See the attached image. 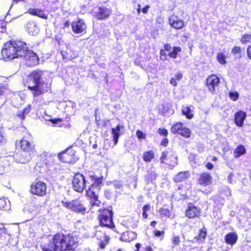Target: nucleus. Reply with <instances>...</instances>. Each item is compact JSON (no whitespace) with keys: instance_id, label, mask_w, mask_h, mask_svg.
<instances>
[{"instance_id":"0e129e2a","label":"nucleus","mask_w":251,"mask_h":251,"mask_svg":"<svg viewBox=\"0 0 251 251\" xmlns=\"http://www.w3.org/2000/svg\"><path fill=\"white\" fill-rule=\"evenodd\" d=\"M206 166V168L209 170H211L213 168V165L211 163H208Z\"/></svg>"},{"instance_id":"a211bd4d","label":"nucleus","mask_w":251,"mask_h":251,"mask_svg":"<svg viewBox=\"0 0 251 251\" xmlns=\"http://www.w3.org/2000/svg\"><path fill=\"white\" fill-rule=\"evenodd\" d=\"M246 116V113L243 111L240 110L236 112L234 116L235 124L239 127L242 126Z\"/></svg>"},{"instance_id":"6e6d98bb","label":"nucleus","mask_w":251,"mask_h":251,"mask_svg":"<svg viewBox=\"0 0 251 251\" xmlns=\"http://www.w3.org/2000/svg\"><path fill=\"white\" fill-rule=\"evenodd\" d=\"M247 53L248 57L251 59V46H249L247 48Z\"/></svg>"},{"instance_id":"f3484780","label":"nucleus","mask_w":251,"mask_h":251,"mask_svg":"<svg viewBox=\"0 0 251 251\" xmlns=\"http://www.w3.org/2000/svg\"><path fill=\"white\" fill-rule=\"evenodd\" d=\"M169 21L171 26L174 28L179 29L182 28L184 26L183 21L175 15L171 16Z\"/></svg>"},{"instance_id":"c756f323","label":"nucleus","mask_w":251,"mask_h":251,"mask_svg":"<svg viewBox=\"0 0 251 251\" xmlns=\"http://www.w3.org/2000/svg\"><path fill=\"white\" fill-rule=\"evenodd\" d=\"M182 113L187 118L191 119L193 117L192 110L189 106H183L181 109Z\"/></svg>"},{"instance_id":"423d86ee","label":"nucleus","mask_w":251,"mask_h":251,"mask_svg":"<svg viewBox=\"0 0 251 251\" xmlns=\"http://www.w3.org/2000/svg\"><path fill=\"white\" fill-rule=\"evenodd\" d=\"M99 219L101 226L113 229L115 225L113 222V212L111 210L104 209L100 211Z\"/></svg>"},{"instance_id":"bf43d9fd","label":"nucleus","mask_w":251,"mask_h":251,"mask_svg":"<svg viewBox=\"0 0 251 251\" xmlns=\"http://www.w3.org/2000/svg\"><path fill=\"white\" fill-rule=\"evenodd\" d=\"M168 143V140L167 138H164L161 142V145L164 146H166Z\"/></svg>"},{"instance_id":"4d7b16f0","label":"nucleus","mask_w":251,"mask_h":251,"mask_svg":"<svg viewBox=\"0 0 251 251\" xmlns=\"http://www.w3.org/2000/svg\"><path fill=\"white\" fill-rule=\"evenodd\" d=\"M104 195H105V197L107 199H110L111 196V192H110L109 190L105 191Z\"/></svg>"},{"instance_id":"c9c22d12","label":"nucleus","mask_w":251,"mask_h":251,"mask_svg":"<svg viewBox=\"0 0 251 251\" xmlns=\"http://www.w3.org/2000/svg\"><path fill=\"white\" fill-rule=\"evenodd\" d=\"M7 89L4 86H0V107L5 101V99L4 98V95Z\"/></svg>"},{"instance_id":"412c9836","label":"nucleus","mask_w":251,"mask_h":251,"mask_svg":"<svg viewBox=\"0 0 251 251\" xmlns=\"http://www.w3.org/2000/svg\"><path fill=\"white\" fill-rule=\"evenodd\" d=\"M238 240V235L235 232H229L226 234L225 240L226 244L231 246L234 245Z\"/></svg>"},{"instance_id":"9b49d317","label":"nucleus","mask_w":251,"mask_h":251,"mask_svg":"<svg viewBox=\"0 0 251 251\" xmlns=\"http://www.w3.org/2000/svg\"><path fill=\"white\" fill-rule=\"evenodd\" d=\"M23 57H24L25 63L28 66H34L38 63L39 58L37 54L32 50H27V49Z\"/></svg>"},{"instance_id":"ddd939ff","label":"nucleus","mask_w":251,"mask_h":251,"mask_svg":"<svg viewBox=\"0 0 251 251\" xmlns=\"http://www.w3.org/2000/svg\"><path fill=\"white\" fill-rule=\"evenodd\" d=\"M13 158L17 163L25 164L28 163L31 159V154L20 150L14 154Z\"/></svg>"},{"instance_id":"473e14b6","label":"nucleus","mask_w":251,"mask_h":251,"mask_svg":"<svg viewBox=\"0 0 251 251\" xmlns=\"http://www.w3.org/2000/svg\"><path fill=\"white\" fill-rule=\"evenodd\" d=\"M157 177V174L155 171L150 170L148 171V175L147 176V179L148 181L152 182L155 180Z\"/></svg>"},{"instance_id":"f704fd0d","label":"nucleus","mask_w":251,"mask_h":251,"mask_svg":"<svg viewBox=\"0 0 251 251\" xmlns=\"http://www.w3.org/2000/svg\"><path fill=\"white\" fill-rule=\"evenodd\" d=\"M183 127L182 124L181 123H177L171 127V132L173 133H178L180 132Z\"/></svg>"},{"instance_id":"6ab92c4d","label":"nucleus","mask_w":251,"mask_h":251,"mask_svg":"<svg viewBox=\"0 0 251 251\" xmlns=\"http://www.w3.org/2000/svg\"><path fill=\"white\" fill-rule=\"evenodd\" d=\"M200 210L191 203H189L188 206V208L186 211V215L189 218H194L199 216L200 215Z\"/></svg>"},{"instance_id":"f257e3e1","label":"nucleus","mask_w":251,"mask_h":251,"mask_svg":"<svg viewBox=\"0 0 251 251\" xmlns=\"http://www.w3.org/2000/svg\"><path fill=\"white\" fill-rule=\"evenodd\" d=\"M88 178L92 181L91 186L86 190V195L91 200L90 203L92 206H100L101 202L98 198L103 181L102 176L97 177L93 174H88L85 176L81 174H76L73 180L74 189L79 193L83 192L86 188Z\"/></svg>"},{"instance_id":"c85d7f7f","label":"nucleus","mask_w":251,"mask_h":251,"mask_svg":"<svg viewBox=\"0 0 251 251\" xmlns=\"http://www.w3.org/2000/svg\"><path fill=\"white\" fill-rule=\"evenodd\" d=\"M28 13L32 15L37 16L41 18H45L44 13L39 9L30 8L28 9Z\"/></svg>"},{"instance_id":"9d476101","label":"nucleus","mask_w":251,"mask_h":251,"mask_svg":"<svg viewBox=\"0 0 251 251\" xmlns=\"http://www.w3.org/2000/svg\"><path fill=\"white\" fill-rule=\"evenodd\" d=\"M95 237L100 241L99 243V247L98 249V251H100L104 249L105 246L107 245L110 238L105 235L104 231L100 229H97L95 231Z\"/></svg>"},{"instance_id":"69168bd1","label":"nucleus","mask_w":251,"mask_h":251,"mask_svg":"<svg viewBox=\"0 0 251 251\" xmlns=\"http://www.w3.org/2000/svg\"><path fill=\"white\" fill-rule=\"evenodd\" d=\"M143 217L145 219H147L148 218V214L147 213V212L143 211Z\"/></svg>"},{"instance_id":"aec40b11","label":"nucleus","mask_w":251,"mask_h":251,"mask_svg":"<svg viewBox=\"0 0 251 251\" xmlns=\"http://www.w3.org/2000/svg\"><path fill=\"white\" fill-rule=\"evenodd\" d=\"M26 29L28 33L31 35L35 36L39 32V28L33 21H29L26 24Z\"/></svg>"},{"instance_id":"a18cd8bd","label":"nucleus","mask_w":251,"mask_h":251,"mask_svg":"<svg viewBox=\"0 0 251 251\" xmlns=\"http://www.w3.org/2000/svg\"><path fill=\"white\" fill-rule=\"evenodd\" d=\"M160 58L161 60L165 61L168 60V57L166 50L164 49H161L160 50Z\"/></svg>"},{"instance_id":"49530a36","label":"nucleus","mask_w":251,"mask_h":251,"mask_svg":"<svg viewBox=\"0 0 251 251\" xmlns=\"http://www.w3.org/2000/svg\"><path fill=\"white\" fill-rule=\"evenodd\" d=\"M6 234V229L3 224L0 223V238L5 236Z\"/></svg>"},{"instance_id":"b1692460","label":"nucleus","mask_w":251,"mask_h":251,"mask_svg":"<svg viewBox=\"0 0 251 251\" xmlns=\"http://www.w3.org/2000/svg\"><path fill=\"white\" fill-rule=\"evenodd\" d=\"M123 128L124 127L123 126L118 125L115 127L112 128L111 132L113 136V140L114 142V145H117L119 138L120 136V130Z\"/></svg>"},{"instance_id":"dca6fc26","label":"nucleus","mask_w":251,"mask_h":251,"mask_svg":"<svg viewBox=\"0 0 251 251\" xmlns=\"http://www.w3.org/2000/svg\"><path fill=\"white\" fill-rule=\"evenodd\" d=\"M220 83V79L216 75H213L207 77L206 79V84L209 90L211 92H214L216 87H217Z\"/></svg>"},{"instance_id":"4be33fe9","label":"nucleus","mask_w":251,"mask_h":251,"mask_svg":"<svg viewBox=\"0 0 251 251\" xmlns=\"http://www.w3.org/2000/svg\"><path fill=\"white\" fill-rule=\"evenodd\" d=\"M199 181L201 185H209L212 183V177L208 173H204L200 176Z\"/></svg>"},{"instance_id":"4c0bfd02","label":"nucleus","mask_w":251,"mask_h":251,"mask_svg":"<svg viewBox=\"0 0 251 251\" xmlns=\"http://www.w3.org/2000/svg\"><path fill=\"white\" fill-rule=\"evenodd\" d=\"M240 41L243 44L251 43V34H245L243 35L240 39Z\"/></svg>"},{"instance_id":"c03bdc74","label":"nucleus","mask_w":251,"mask_h":251,"mask_svg":"<svg viewBox=\"0 0 251 251\" xmlns=\"http://www.w3.org/2000/svg\"><path fill=\"white\" fill-rule=\"evenodd\" d=\"M173 246H178L180 242V238L178 236H174L172 239Z\"/></svg>"},{"instance_id":"09e8293b","label":"nucleus","mask_w":251,"mask_h":251,"mask_svg":"<svg viewBox=\"0 0 251 251\" xmlns=\"http://www.w3.org/2000/svg\"><path fill=\"white\" fill-rule=\"evenodd\" d=\"M158 132L160 135L164 136H167L168 135V131L165 128H159Z\"/></svg>"},{"instance_id":"7ed1b4c3","label":"nucleus","mask_w":251,"mask_h":251,"mask_svg":"<svg viewBox=\"0 0 251 251\" xmlns=\"http://www.w3.org/2000/svg\"><path fill=\"white\" fill-rule=\"evenodd\" d=\"M27 49L25 42L20 40H10L4 44L1 52L4 58L13 60L23 57Z\"/></svg>"},{"instance_id":"20e7f679","label":"nucleus","mask_w":251,"mask_h":251,"mask_svg":"<svg viewBox=\"0 0 251 251\" xmlns=\"http://www.w3.org/2000/svg\"><path fill=\"white\" fill-rule=\"evenodd\" d=\"M43 72L36 70L32 72L28 76L27 84L28 88L33 91V95L34 97L48 91L49 88V85L43 81L41 80Z\"/></svg>"},{"instance_id":"72a5a7b5","label":"nucleus","mask_w":251,"mask_h":251,"mask_svg":"<svg viewBox=\"0 0 251 251\" xmlns=\"http://www.w3.org/2000/svg\"><path fill=\"white\" fill-rule=\"evenodd\" d=\"M245 152V149L244 146L240 145L234 151V156L236 158L240 157Z\"/></svg>"},{"instance_id":"79ce46f5","label":"nucleus","mask_w":251,"mask_h":251,"mask_svg":"<svg viewBox=\"0 0 251 251\" xmlns=\"http://www.w3.org/2000/svg\"><path fill=\"white\" fill-rule=\"evenodd\" d=\"M229 96L230 98L234 101H236L239 99V94L237 91L229 92Z\"/></svg>"},{"instance_id":"f03ea898","label":"nucleus","mask_w":251,"mask_h":251,"mask_svg":"<svg viewBox=\"0 0 251 251\" xmlns=\"http://www.w3.org/2000/svg\"><path fill=\"white\" fill-rule=\"evenodd\" d=\"M78 242L72 236H65L62 234L55 235L48 247H43L44 251H74Z\"/></svg>"},{"instance_id":"052dcab7","label":"nucleus","mask_w":251,"mask_h":251,"mask_svg":"<svg viewBox=\"0 0 251 251\" xmlns=\"http://www.w3.org/2000/svg\"><path fill=\"white\" fill-rule=\"evenodd\" d=\"M176 79L175 78H172L170 80V83L173 85V86H176L177 82H176Z\"/></svg>"},{"instance_id":"1a4fd4ad","label":"nucleus","mask_w":251,"mask_h":251,"mask_svg":"<svg viewBox=\"0 0 251 251\" xmlns=\"http://www.w3.org/2000/svg\"><path fill=\"white\" fill-rule=\"evenodd\" d=\"M62 202L64 206L74 212L84 213L86 211V208L79 200H75L69 202Z\"/></svg>"},{"instance_id":"603ef678","label":"nucleus","mask_w":251,"mask_h":251,"mask_svg":"<svg viewBox=\"0 0 251 251\" xmlns=\"http://www.w3.org/2000/svg\"><path fill=\"white\" fill-rule=\"evenodd\" d=\"M154 234L155 236L156 237L163 236L164 234V231H160L156 230L154 231Z\"/></svg>"},{"instance_id":"13d9d810","label":"nucleus","mask_w":251,"mask_h":251,"mask_svg":"<svg viewBox=\"0 0 251 251\" xmlns=\"http://www.w3.org/2000/svg\"><path fill=\"white\" fill-rule=\"evenodd\" d=\"M143 211L147 212L150 210V205L149 204L145 205L143 207Z\"/></svg>"},{"instance_id":"680f3d73","label":"nucleus","mask_w":251,"mask_h":251,"mask_svg":"<svg viewBox=\"0 0 251 251\" xmlns=\"http://www.w3.org/2000/svg\"><path fill=\"white\" fill-rule=\"evenodd\" d=\"M150 8V6L149 5H146L145 7H144L142 9V12L143 13H147L148 11V10Z\"/></svg>"},{"instance_id":"cd10ccee","label":"nucleus","mask_w":251,"mask_h":251,"mask_svg":"<svg viewBox=\"0 0 251 251\" xmlns=\"http://www.w3.org/2000/svg\"><path fill=\"white\" fill-rule=\"evenodd\" d=\"M154 157V154L152 151H145L143 154V159L145 162H150Z\"/></svg>"},{"instance_id":"3c124183","label":"nucleus","mask_w":251,"mask_h":251,"mask_svg":"<svg viewBox=\"0 0 251 251\" xmlns=\"http://www.w3.org/2000/svg\"><path fill=\"white\" fill-rule=\"evenodd\" d=\"M6 141L5 137L3 135L2 129L0 128V144L4 143Z\"/></svg>"},{"instance_id":"2f4dec72","label":"nucleus","mask_w":251,"mask_h":251,"mask_svg":"<svg viewBox=\"0 0 251 251\" xmlns=\"http://www.w3.org/2000/svg\"><path fill=\"white\" fill-rule=\"evenodd\" d=\"M158 212L162 219H167L170 217V211L167 208L162 207L159 209Z\"/></svg>"},{"instance_id":"5fc2aeb1","label":"nucleus","mask_w":251,"mask_h":251,"mask_svg":"<svg viewBox=\"0 0 251 251\" xmlns=\"http://www.w3.org/2000/svg\"><path fill=\"white\" fill-rule=\"evenodd\" d=\"M234 176V175L230 173L228 176H227V181H228V182H229L230 183H233V177Z\"/></svg>"},{"instance_id":"4468645a","label":"nucleus","mask_w":251,"mask_h":251,"mask_svg":"<svg viewBox=\"0 0 251 251\" xmlns=\"http://www.w3.org/2000/svg\"><path fill=\"white\" fill-rule=\"evenodd\" d=\"M75 151L72 149H67L66 151L59 154V157L63 161L71 163L75 160Z\"/></svg>"},{"instance_id":"a878e982","label":"nucleus","mask_w":251,"mask_h":251,"mask_svg":"<svg viewBox=\"0 0 251 251\" xmlns=\"http://www.w3.org/2000/svg\"><path fill=\"white\" fill-rule=\"evenodd\" d=\"M31 111V105L30 104L25 106L23 110H19L17 113V116L21 120L25 119L26 115H27Z\"/></svg>"},{"instance_id":"864d4df0","label":"nucleus","mask_w":251,"mask_h":251,"mask_svg":"<svg viewBox=\"0 0 251 251\" xmlns=\"http://www.w3.org/2000/svg\"><path fill=\"white\" fill-rule=\"evenodd\" d=\"M172 47L169 44H166L164 46V50L166 51H169V52L171 51Z\"/></svg>"},{"instance_id":"39448f33","label":"nucleus","mask_w":251,"mask_h":251,"mask_svg":"<svg viewBox=\"0 0 251 251\" xmlns=\"http://www.w3.org/2000/svg\"><path fill=\"white\" fill-rule=\"evenodd\" d=\"M160 160L161 163H165L170 166L171 169L178 164L177 157L176 152L171 149H168L162 153Z\"/></svg>"},{"instance_id":"6e6552de","label":"nucleus","mask_w":251,"mask_h":251,"mask_svg":"<svg viewBox=\"0 0 251 251\" xmlns=\"http://www.w3.org/2000/svg\"><path fill=\"white\" fill-rule=\"evenodd\" d=\"M30 191L33 194L43 196L47 191L46 184L40 181L34 182L31 185Z\"/></svg>"},{"instance_id":"338daca9","label":"nucleus","mask_w":251,"mask_h":251,"mask_svg":"<svg viewBox=\"0 0 251 251\" xmlns=\"http://www.w3.org/2000/svg\"><path fill=\"white\" fill-rule=\"evenodd\" d=\"M152 249L151 247L148 246L145 248L146 251H152Z\"/></svg>"},{"instance_id":"a19ab883","label":"nucleus","mask_w":251,"mask_h":251,"mask_svg":"<svg viewBox=\"0 0 251 251\" xmlns=\"http://www.w3.org/2000/svg\"><path fill=\"white\" fill-rule=\"evenodd\" d=\"M217 60L221 64H225L226 62V56L223 53H219L217 54Z\"/></svg>"},{"instance_id":"bb28decb","label":"nucleus","mask_w":251,"mask_h":251,"mask_svg":"<svg viewBox=\"0 0 251 251\" xmlns=\"http://www.w3.org/2000/svg\"><path fill=\"white\" fill-rule=\"evenodd\" d=\"M10 208V202L7 198L2 197L0 198V209L7 210Z\"/></svg>"},{"instance_id":"0eeeda50","label":"nucleus","mask_w":251,"mask_h":251,"mask_svg":"<svg viewBox=\"0 0 251 251\" xmlns=\"http://www.w3.org/2000/svg\"><path fill=\"white\" fill-rule=\"evenodd\" d=\"M111 9L104 6L96 7L93 9L92 14L98 20H104L109 17Z\"/></svg>"},{"instance_id":"de8ad7c7","label":"nucleus","mask_w":251,"mask_h":251,"mask_svg":"<svg viewBox=\"0 0 251 251\" xmlns=\"http://www.w3.org/2000/svg\"><path fill=\"white\" fill-rule=\"evenodd\" d=\"M136 136L139 139H145L146 137L145 134L142 132L141 130H138L136 133Z\"/></svg>"},{"instance_id":"774afa93","label":"nucleus","mask_w":251,"mask_h":251,"mask_svg":"<svg viewBox=\"0 0 251 251\" xmlns=\"http://www.w3.org/2000/svg\"><path fill=\"white\" fill-rule=\"evenodd\" d=\"M156 222L155 221H153L151 223V226L154 227L156 225Z\"/></svg>"},{"instance_id":"37998d69","label":"nucleus","mask_w":251,"mask_h":251,"mask_svg":"<svg viewBox=\"0 0 251 251\" xmlns=\"http://www.w3.org/2000/svg\"><path fill=\"white\" fill-rule=\"evenodd\" d=\"M61 54L63 56V58L64 59L70 60L75 57V55L73 56L72 54H70V52H69L68 50L62 51Z\"/></svg>"},{"instance_id":"2eb2a0df","label":"nucleus","mask_w":251,"mask_h":251,"mask_svg":"<svg viewBox=\"0 0 251 251\" xmlns=\"http://www.w3.org/2000/svg\"><path fill=\"white\" fill-rule=\"evenodd\" d=\"M21 150L31 154L34 151V145L31 141L27 140L25 137L21 140Z\"/></svg>"},{"instance_id":"f8f14e48","label":"nucleus","mask_w":251,"mask_h":251,"mask_svg":"<svg viewBox=\"0 0 251 251\" xmlns=\"http://www.w3.org/2000/svg\"><path fill=\"white\" fill-rule=\"evenodd\" d=\"M71 26L73 32L76 34L85 33L87 28L84 21L80 19L74 21L71 24Z\"/></svg>"},{"instance_id":"393cba45","label":"nucleus","mask_w":251,"mask_h":251,"mask_svg":"<svg viewBox=\"0 0 251 251\" xmlns=\"http://www.w3.org/2000/svg\"><path fill=\"white\" fill-rule=\"evenodd\" d=\"M189 176L188 172H180L174 177V180L176 182H182L187 179Z\"/></svg>"},{"instance_id":"e433bc0d","label":"nucleus","mask_w":251,"mask_h":251,"mask_svg":"<svg viewBox=\"0 0 251 251\" xmlns=\"http://www.w3.org/2000/svg\"><path fill=\"white\" fill-rule=\"evenodd\" d=\"M231 53L235 56V58H240L241 57V48L238 46L234 47L231 50Z\"/></svg>"},{"instance_id":"7c9ffc66","label":"nucleus","mask_w":251,"mask_h":251,"mask_svg":"<svg viewBox=\"0 0 251 251\" xmlns=\"http://www.w3.org/2000/svg\"><path fill=\"white\" fill-rule=\"evenodd\" d=\"M181 51V48L180 47H174L172 50L171 51L168 55L170 57L176 59V58L178 53Z\"/></svg>"},{"instance_id":"5701e85b","label":"nucleus","mask_w":251,"mask_h":251,"mask_svg":"<svg viewBox=\"0 0 251 251\" xmlns=\"http://www.w3.org/2000/svg\"><path fill=\"white\" fill-rule=\"evenodd\" d=\"M136 237V233L129 231L123 233L120 237V239L123 241L129 242L133 240Z\"/></svg>"},{"instance_id":"8fccbe9b","label":"nucleus","mask_w":251,"mask_h":251,"mask_svg":"<svg viewBox=\"0 0 251 251\" xmlns=\"http://www.w3.org/2000/svg\"><path fill=\"white\" fill-rule=\"evenodd\" d=\"M113 184L116 189H120L123 185L122 182L120 181H115Z\"/></svg>"},{"instance_id":"58836bf2","label":"nucleus","mask_w":251,"mask_h":251,"mask_svg":"<svg viewBox=\"0 0 251 251\" xmlns=\"http://www.w3.org/2000/svg\"><path fill=\"white\" fill-rule=\"evenodd\" d=\"M207 233L205 228L200 230L199 236L197 237L198 240L202 241L206 236Z\"/></svg>"},{"instance_id":"ea45409f","label":"nucleus","mask_w":251,"mask_h":251,"mask_svg":"<svg viewBox=\"0 0 251 251\" xmlns=\"http://www.w3.org/2000/svg\"><path fill=\"white\" fill-rule=\"evenodd\" d=\"M179 134L182 135V136L185 138H188L190 136V130L188 128L183 127L181 131L179 133Z\"/></svg>"},{"instance_id":"e2e57ef3","label":"nucleus","mask_w":251,"mask_h":251,"mask_svg":"<svg viewBox=\"0 0 251 251\" xmlns=\"http://www.w3.org/2000/svg\"><path fill=\"white\" fill-rule=\"evenodd\" d=\"M182 77V75L180 73H177V75H176L175 76V78L177 80H180Z\"/></svg>"}]
</instances>
